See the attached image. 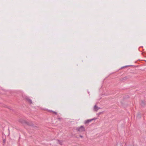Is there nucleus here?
<instances>
[{
	"label": "nucleus",
	"mask_w": 146,
	"mask_h": 146,
	"mask_svg": "<svg viewBox=\"0 0 146 146\" xmlns=\"http://www.w3.org/2000/svg\"><path fill=\"white\" fill-rule=\"evenodd\" d=\"M102 113V112H100V113H98L99 115L100 114Z\"/></svg>",
	"instance_id": "obj_9"
},
{
	"label": "nucleus",
	"mask_w": 146,
	"mask_h": 146,
	"mask_svg": "<svg viewBox=\"0 0 146 146\" xmlns=\"http://www.w3.org/2000/svg\"><path fill=\"white\" fill-rule=\"evenodd\" d=\"M124 78L125 79H126V77H125Z\"/></svg>",
	"instance_id": "obj_12"
},
{
	"label": "nucleus",
	"mask_w": 146,
	"mask_h": 146,
	"mask_svg": "<svg viewBox=\"0 0 146 146\" xmlns=\"http://www.w3.org/2000/svg\"><path fill=\"white\" fill-rule=\"evenodd\" d=\"M94 119H94V118H93V119H88V120H86L85 122V123H89L90 122L92 121Z\"/></svg>",
	"instance_id": "obj_4"
},
{
	"label": "nucleus",
	"mask_w": 146,
	"mask_h": 146,
	"mask_svg": "<svg viewBox=\"0 0 146 146\" xmlns=\"http://www.w3.org/2000/svg\"><path fill=\"white\" fill-rule=\"evenodd\" d=\"M100 108H99L96 105H95L94 106V111H97L100 109Z\"/></svg>",
	"instance_id": "obj_3"
},
{
	"label": "nucleus",
	"mask_w": 146,
	"mask_h": 146,
	"mask_svg": "<svg viewBox=\"0 0 146 146\" xmlns=\"http://www.w3.org/2000/svg\"><path fill=\"white\" fill-rule=\"evenodd\" d=\"M58 142L60 145H62V141H58Z\"/></svg>",
	"instance_id": "obj_6"
},
{
	"label": "nucleus",
	"mask_w": 146,
	"mask_h": 146,
	"mask_svg": "<svg viewBox=\"0 0 146 146\" xmlns=\"http://www.w3.org/2000/svg\"><path fill=\"white\" fill-rule=\"evenodd\" d=\"M23 97L24 99H26L30 104L32 103V100L30 99L28 97L25 96H23Z\"/></svg>",
	"instance_id": "obj_2"
},
{
	"label": "nucleus",
	"mask_w": 146,
	"mask_h": 146,
	"mask_svg": "<svg viewBox=\"0 0 146 146\" xmlns=\"http://www.w3.org/2000/svg\"><path fill=\"white\" fill-rule=\"evenodd\" d=\"M80 137L81 138H82L83 137V136H82V135H80Z\"/></svg>",
	"instance_id": "obj_10"
},
{
	"label": "nucleus",
	"mask_w": 146,
	"mask_h": 146,
	"mask_svg": "<svg viewBox=\"0 0 146 146\" xmlns=\"http://www.w3.org/2000/svg\"><path fill=\"white\" fill-rule=\"evenodd\" d=\"M77 130L80 132H82L85 130V128L83 126H81L80 127H77Z\"/></svg>",
	"instance_id": "obj_1"
},
{
	"label": "nucleus",
	"mask_w": 146,
	"mask_h": 146,
	"mask_svg": "<svg viewBox=\"0 0 146 146\" xmlns=\"http://www.w3.org/2000/svg\"><path fill=\"white\" fill-rule=\"evenodd\" d=\"M5 140H4V141H3L4 142H5Z\"/></svg>",
	"instance_id": "obj_13"
},
{
	"label": "nucleus",
	"mask_w": 146,
	"mask_h": 146,
	"mask_svg": "<svg viewBox=\"0 0 146 146\" xmlns=\"http://www.w3.org/2000/svg\"><path fill=\"white\" fill-rule=\"evenodd\" d=\"M27 124L29 125H31V126H33V123H32L31 124H30L29 123H27Z\"/></svg>",
	"instance_id": "obj_8"
},
{
	"label": "nucleus",
	"mask_w": 146,
	"mask_h": 146,
	"mask_svg": "<svg viewBox=\"0 0 146 146\" xmlns=\"http://www.w3.org/2000/svg\"><path fill=\"white\" fill-rule=\"evenodd\" d=\"M49 111H50V112H53L54 113H55V114H57V113L55 111H53L52 110H49Z\"/></svg>",
	"instance_id": "obj_7"
},
{
	"label": "nucleus",
	"mask_w": 146,
	"mask_h": 146,
	"mask_svg": "<svg viewBox=\"0 0 146 146\" xmlns=\"http://www.w3.org/2000/svg\"><path fill=\"white\" fill-rule=\"evenodd\" d=\"M145 104V101H142L141 103V106H143Z\"/></svg>",
	"instance_id": "obj_5"
},
{
	"label": "nucleus",
	"mask_w": 146,
	"mask_h": 146,
	"mask_svg": "<svg viewBox=\"0 0 146 146\" xmlns=\"http://www.w3.org/2000/svg\"><path fill=\"white\" fill-rule=\"evenodd\" d=\"M137 117H140V116L139 115H138L137 116Z\"/></svg>",
	"instance_id": "obj_11"
}]
</instances>
